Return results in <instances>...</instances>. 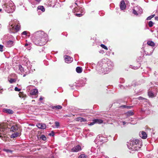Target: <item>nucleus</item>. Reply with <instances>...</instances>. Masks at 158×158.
Here are the masks:
<instances>
[{"instance_id": "nucleus-1", "label": "nucleus", "mask_w": 158, "mask_h": 158, "mask_svg": "<svg viewBox=\"0 0 158 158\" xmlns=\"http://www.w3.org/2000/svg\"><path fill=\"white\" fill-rule=\"evenodd\" d=\"M34 36L32 39V41L35 44L41 46L46 43L47 35L44 31H37L34 33Z\"/></svg>"}, {"instance_id": "nucleus-2", "label": "nucleus", "mask_w": 158, "mask_h": 158, "mask_svg": "<svg viewBox=\"0 0 158 158\" xmlns=\"http://www.w3.org/2000/svg\"><path fill=\"white\" fill-rule=\"evenodd\" d=\"M142 143L138 139H133L130 143L129 147L132 151H137L140 148Z\"/></svg>"}, {"instance_id": "nucleus-3", "label": "nucleus", "mask_w": 158, "mask_h": 158, "mask_svg": "<svg viewBox=\"0 0 158 158\" xmlns=\"http://www.w3.org/2000/svg\"><path fill=\"white\" fill-rule=\"evenodd\" d=\"M7 129L6 124L4 123L0 124V137L3 140H6V138L5 137L4 132Z\"/></svg>"}, {"instance_id": "nucleus-4", "label": "nucleus", "mask_w": 158, "mask_h": 158, "mask_svg": "<svg viewBox=\"0 0 158 158\" xmlns=\"http://www.w3.org/2000/svg\"><path fill=\"white\" fill-rule=\"evenodd\" d=\"M20 27V26L18 24L10 28V31L11 33H15L19 31Z\"/></svg>"}, {"instance_id": "nucleus-5", "label": "nucleus", "mask_w": 158, "mask_h": 158, "mask_svg": "<svg viewBox=\"0 0 158 158\" xmlns=\"http://www.w3.org/2000/svg\"><path fill=\"white\" fill-rule=\"evenodd\" d=\"M81 150V147L79 145H77L74 146L71 149V151L72 152H77Z\"/></svg>"}, {"instance_id": "nucleus-6", "label": "nucleus", "mask_w": 158, "mask_h": 158, "mask_svg": "<svg viewBox=\"0 0 158 158\" xmlns=\"http://www.w3.org/2000/svg\"><path fill=\"white\" fill-rule=\"evenodd\" d=\"M65 61L67 63L71 62L73 60V58L68 56H65L64 58Z\"/></svg>"}, {"instance_id": "nucleus-7", "label": "nucleus", "mask_w": 158, "mask_h": 158, "mask_svg": "<svg viewBox=\"0 0 158 158\" xmlns=\"http://www.w3.org/2000/svg\"><path fill=\"white\" fill-rule=\"evenodd\" d=\"M139 135L143 139H146L147 137L146 133L144 131H142L139 133Z\"/></svg>"}, {"instance_id": "nucleus-8", "label": "nucleus", "mask_w": 158, "mask_h": 158, "mask_svg": "<svg viewBox=\"0 0 158 158\" xmlns=\"http://www.w3.org/2000/svg\"><path fill=\"white\" fill-rule=\"evenodd\" d=\"M37 126L40 129H44L46 128V125L45 124L39 123L37 124Z\"/></svg>"}, {"instance_id": "nucleus-9", "label": "nucleus", "mask_w": 158, "mask_h": 158, "mask_svg": "<svg viewBox=\"0 0 158 158\" xmlns=\"http://www.w3.org/2000/svg\"><path fill=\"white\" fill-rule=\"evenodd\" d=\"M120 7L122 10H124L126 8V6L124 1L122 0L121 2Z\"/></svg>"}, {"instance_id": "nucleus-10", "label": "nucleus", "mask_w": 158, "mask_h": 158, "mask_svg": "<svg viewBox=\"0 0 158 158\" xmlns=\"http://www.w3.org/2000/svg\"><path fill=\"white\" fill-rule=\"evenodd\" d=\"M3 111L7 113L12 114L13 113L14 111L10 109H4L3 110Z\"/></svg>"}, {"instance_id": "nucleus-11", "label": "nucleus", "mask_w": 158, "mask_h": 158, "mask_svg": "<svg viewBox=\"0 0 158 158\" xmlns=\"http://www.w3.org/2000/svg\"><path fill=\"white\" fill-rule=\"evenodd\" d=\"M38 93V91L37 89H34L32 90L30 93V94L31 95H36Z\"/></svg>"}, {"instance_id": "nucleus-12", "label": "nucleus", "mask_w": 158, "mask_h": 158, "mask_svg": "<svg viewBox=\"0 0 158 158\" xmlns=\"http://www.w3.org/2000/svg\"><path fill=\"white\" fill-rule=\"evenodd\" d=\"M76 121H80L81 122H85L87 121V120L86 119L81 117L77 118H76Z\"/></svg>"}, {"instance_id": "nucleus-13", "label": "nucleus", "mask_w": 158, "mask_h": 158, "mask_svg": "<svg viewBox=\"0 0 158 158\" xmlns=\"http://www.w3.org/2000/svg\"><path fill=\"white\" fill-rule=\"evenodd\" d=\"M18 127L16 125H13L12 126L10 129V131L13 132L16 131L18 130Z\"/></svg>"}, {"instance_id": "nucleus-14", "label": "nucleus", "mask_w": 158, "mask_h": 158, "mask_svg": "<svg viewBox=\"0 0 158 158\" xmlns=\"http://www.w3.org/2000/svg\"><path fill=\"white\" fill-rule=\"evenodd\" d=\"M38 138L40 139H42L44 141H45L47 139L46 137L44 135H39Z\"/></svg>"}, {"instance_id": "nucleus-15", "label": "nucleus", "mask_w": 158, "mask_h": 158, "mask_svg": "<svg viewBox=\"0 0 158 158\" xmlns=\"http://www.w3.org/2000/svg\"><path fill=\"white\" fill-rule=\"evenodd\" d=\"M51 108L52 109H55L56 110H58L59 109H61L62 106L61 105H58L57 106H52Z\"/></svg>"}, {"instance_id": "nucleus-16", "label": "nucleus", "mask_w": 158, "mask_h": 158, "mask_svg": "<svg viewBox=\"0 0 158 158\" xmlns=\"http://www.w3.org/2000/svg\"><path fill=\"white\" fill-rule=\"evenodd\" d=\"M94 121L95 123H98L99 124L102 123H103V121L101 119H94Z\"/></svg>"}, {"instance_id": "nucleus-17", "label": "nucleus", "mask_w": 158, "mask_h": 158, "mask_svg": "<svg viewBox=\"0 0 158 158\" xmlns=\"http://www.w3.org/2000/svg\"><path fill=\"white\" fill-rule=\"evenodd\" d=\"M19 96L20 98H26L27 97V95L26 94H24L23 92H19Z\"/></svg>"}, {"instance_id": "nucleus-18", "label": "nucleus", "mask_w": 158, "mask_h": 158, "mask_svg": "<svg viewBox=\"0 0 158 158\" xmlns=\"http://www.w3.org/2000/svg\"><path fill=\"white\" fill-rule=\"evenodd\" d=\"M76 71L78 73H81L82 72V68L80 67H77L76 68Z\"/></svg>"}, {"instance_id": "nucleus-19", "label": "nucleus", "mask_w": 158, "mask_h": 158, "mask_svg": "<svg viewBox=\"0 0 158 158\" xmlns=\"http://www.w3.org/2000/svg\"><path fill=\"white\" fill-rule=\"evenodd\" d=\"M147 44L148 45L152 47H154L155 45V44H154V42L151 41H148L147 42Z\"/></svg>"}, {"instance_id": "nucleus-20", "label": "nucleus", "mask_w": 158, "mask_h": 158, "mask_svg": "<svg viewBox=\"0 0 158 158\" xmlns=\"http://www.w3.org/2000/svg\"><path fill=\"white\" fill-rule=\"evenodd\" d=\"M126 114L128 116H130L133 115L134 113L132 110H130L126 113Z\"/></svg>"}, {"instance_id": "nucleus-21", "label": "nucleus", "mask_w": 158, "mask_h": 158, "mask_svg": "<svg viewBox=\"0 0 158 158\" xmlns=\"http://www.w3.org/2000/svg\"><path fill=\"white\" fill-rule=\"evenodd\" d=\"M7 44L9 47H10L12 46L13 43V41L11 40H9L7 42Z\"/></svg>"}, {"instance_id": "nucleus-22", "label": "nucleus", "mask_w": 158, "mask_h": 158, "mask_svg": "<svg viewBox=\"0 0 158 158\" xmlns=\"http://www.w3.org/2000/svg\"><path fill=\"white\" fill-rule=\"evenodd\" d=\"M19 133L18 132H16L12 134L11 135V137L12 138H15L19 136Z\"/></svg>"}, {"instance_id": "nucleus-23", "label": "nucleus", "mask_w": 158, "mask_h": 158, "mask_svg": "<svg viewBox=\"0 0 158 158\" xmlns=\"http://www.w3.org/2000/svg\"><path fill=\"white\" fill-rule=\"evenodd\" d=\"M38 9L39 10H41L42 12H44L45 10V9L44 7L42 6H38Z\"/></svg>"}, {"instance_id": "nucleus-24", "label": "nucleus", "mask_w": 158, "mask_h": 158, "mask_svg": "<svg viewBox=\"0 0 158 158\" xmlns=\"http://www.w3.org/2000/svg\"><path fill=\"white\" fill-rule=\"evenodd\" d=\"M133 13L136 15H139V14H140V12L136 10L135 9H134L133 10Z\"/></svg>"}, {"instance_id": "nucleus-25", "label": "nucleus", "mask_w": 158, "mask_h": 158, "mask_svg": "<svg viewBox=\"0 0 158 158\" xmlns=\"http://www.w3.org/2000/svg\"><path fill=\"white\" fill-rule=\"evenodd\" d=\"M16 81V79L13 78H10V80H9V81L10 83L11 84L15 82Z\"/></svg>"}, {"instance_id": "nucleus-26", "label": "nucleus", "mask_w": 158, "mask_h": 158, "mask_svg": "<svg viewBox=\"0 0 158 158\" xmlns=\"http://www.w3.org/2000/svg\"><path fill=\"white\" fill-rule=\"evenodd\" d=\"M148 95L149 97H154L153 93L151 91H148Z\"/></svg>"}, {"instance_id": "nucleus-27", "label": "nucleus", "mask_w": 158, "mask_h": 158, "mask_svg": "<svg viewBox=\"0 0 158 158\" xmlns=\"http://www.w3.org/2000/svg\"><path fill=\"white\" fill-rule=\"evenodd\" d=\"M3 151H5V152H6L7 153H12L13 151L11 150H9V149H6L5 148H4L2 149Z\"/></svg>"}, {"instance_id": "nucleus-28", "label": "nucleus", "mask_w": 158, "mask_h": 158, "mask_svg": "<svg viewBox=\"0 0 158 158\" xmlns=\"http://www.w3.org/2000/svg\"><path fill=\"white\" fill-rule=\"evenodd\" d=\"M122 107L124 108H127L130 109L132 108L133 106H128L126 105H123L122 106Z\"/></svg>"}, {"instance_id": "nucleus-29", "label": "nucleus", "mask_w": 158, "mask_h": 158, "mask_svg": "<svg viewBox=\"0 0 158 158\" xmlns=\"http://www.w3.org/2000/svg\"><path fill=\"white\" fill-rule=\"evenodd\" d=\"M100 46L106 50H107L108 49L107 47L103 44H101Z\"/></svg>"}, {"instance_id": "nucleus-30", "label": "nucleus", "mask_w": 158, "mask_h": 158, "mask_svg": "<svg viewBox=\"0 0 158 158\" xmlns=\"http://www.w3.org/2000/svg\"><path fill=\"white\" fill-rule=\"evenodd\" d=\"M87 156L84 154H82L80 155L79 157L78 158H86Z\"/></svg>"}, {"instance_id": "nucleus-31", "label": "nucleus", "mask_w": 158, "mask_h": 158, "mask_svg": "<svg viewBox=\"0 0 158 158\" xmlns=\"http://www.w3.org/2000/svg\"><path fill=\"white\" fill-rule=\"evenodd\" d=\"M153 23L152 21H150L148 23V25L150 27H152L153 26Z\"/></svg>"}, {"instance_id": "nucleus-32", "label": "nucleus", "mask_w": 158, "mask_h": 158, "mask_svg": "<svg viewBox=\"0 0 158 158\" xmlns=\"http://www.w3.org/2000/svg\"><path fill=\"white\" fill-rule=\"evenodd\" d=\"M155 16V15H153L151 16H149L147 18V20H150L153 17Z\"/></svg>"}, {"instance_id": "nucleus-33", "label": "nucleus", "mask_w": 158, "mask_h": 158, "mask_svg": "<svg viewBox=\"0 0 158 158\" xmlns=\"http://www.w3.org/2000/svg\"><path fill=\"white\" fill-rule=\"evenodd\" d=\"M19 68L21 72L23 71V67L21 65H19Z\"/></svg>"}, {"instance_id": "nucleus-34", "label": "nucleus", "mask_w": 158, "mask_h": 158, "mask_svg": "<svg viewBox=\"0 0 158 158\" xmlns=\"http://www.w3.org/2000/svg\"><path fill=\"white\" fill-rule=\"evenodd\" d=\"M55 124L56 127L57 128H58L59 127V126H60V123H59V122H58L56 121L55 122Z\"/></svg>"}, {"instance_id": "nucleus-35", "label": "nucleus", "mask_w": 158, "mask_h": 158, "mask_svg": "<svg viewBox=\"0 0 158 158\" xmlns=\"http://www.w3.org/2000/svg\"><path fill=\"white\" fill-rule=\"evenodd\" d=\"M137 99L139 100H146V99L145 98H143V97H139L137 98Z\"/></svg>"}, {"instance_id": "nucleus-36", "label": "nucleus", "mask_w": 158, "mask_h": 158, "mask_svg": "<svg viewBox=\"0 0 158 158\" xmlns=\"http://www.w3.org/2000/svg\"><path fill=\"white\" fill-rule=\"evenodd\" d=\"M75 15L77 16L80 17L82 16V14H75Z\"/></svg>"}, {"instance_id": "nucleus-37", "label": "nucleus", "mask_w": 158, "mask_h": 158, "mask_svg": "<svg viewBox=\"0 0 158 158\" xmlns=\"http://www.w3.org/2000/svg\"><path fill=\"white\" fill-rule=\"evenodd\" d=\"M3 46L2 45L0 44V51L2 52L3 51Z\"/></svg>"}, {"instance_id": "nucleus-38", "label": "nucleus", "mask_w": 158, "mask_h": 158, "mask_svg": "<svg viewBox=\"0 0 158 158\" xmlns=\"http://www.w3.org/2000/svg\"><path fill=\"white\" fill-rule=\"evenodd\" d=\"M15 91H20L21 90V89H20L18 88L17 87H15Z\"/></svg>"}, {"instance_id": "nucleus-39", "label": "nucleus", "mask_w": 158, "mask_h": 158, "mask_svg": "<svg viewBox=\"0 0 158 158\" xmlns=\"http://www.w3.org/2000/svg\"><path fill=\"white\" fill-rule=\"evenodd\" d=\"M27 31H24L22 33V35H27Z\"/></svg>"}, {"instance_id": "nucleus-40", "label": "nucleus", "mask_w": 158, "mask_h": 158, "mask_svg": "<svg viewBox=\"0 0 158 158\" xmlns=\"http://www.w3.org/2000/svg\"><path fill=\"white\" fill-rule=\"evenodd\" d=\"M95 123L94 122V120H93V122H92V123H91L90 124H89V125H94V124Z\"/></svg>"}, {"instance_id": "nucleus-41", "label": "nucleus", "mask_w": 158, "mask_h": 158, "mask_svg": "<svg viewBox=\"0 0 158 158\" xmlns=\"http://www.w3.org/2000/svg\"><path fill=\"white\" fill-rule=\"evenodd\" d=\"M51 1H50V0H48V1H47V3L48 4V5H51Z\"/></svg>"}, {"instance_id": "nucleus-42", "label": "nucleus", "mask_w": 158, "mask_h": 158, "mask_svg": "<svg viewBox=\"0 0 158 158\" xmlns=\"http://www.w3.org/2000/svg\"><path fill=\"white\" fill-rule=\"evenodd\" d=\"M64 117H70V116H69V115H64Z\"/></svg>"}, {"instance_id": "nucleus-43", "label": "nucleus", "mask_w": 158, "mask_h": 158, "mask_svg": "<svg viewBox=\"0 0 158 158\" xmlns=\"http://www.w3.org/2000/svg\"><path fill=\"white\" fill-rule=\"evenodd\" d=\"M36 2L39 3L40 2V0H35Z\"/></svg>"}, {"instance_id": "nucleus-44", "label": "nucleus", "mask_w": 158, "mask_h": 158, "mask_svg": "<svg viewBox=\"0 0 158 158\" xmlns=\"http://www.w3.org/2000/svg\"><path fill=\"white\" fill-rule=\"evenodd\" d=\"M126 123L125 122L123 121V125L126 124Z\"/></svg>"}, {"instance_id": "nucleus-45", "label": "nucleus", "mask_w": 158, "mask_h": 158, "mask_svg": "<svg viewBox=\"0 0 158 158\" xmlns=\"http://www.w3.org/2000/svg\"><path fill=\"white\" fill-rule=\"evenodd\" d=\"M37 40H38V41L39 42H41V39L39 40V39L37 38Z\"/></svg>"}, {"instance_id": "nucleus-46", "label": "nucleus", "mask_w": 158, "mask_h": 158, "mask_svg": "<svg viewBox=\"0 0 158 158\" xmlns=\"http://www.w3.org/2000/svg\"><path fill=\"white\" fill-rule=\"evenodd\" d=\"M39 100H40V101L42 100H43V98L42 97H40V98Z\"/></svg>"}, {"instance_id": "nucleus-47", "label": "nucleus", "mask_w": 158, "mask_h": 158, "mask_svg": "<svg viewBox=\"0 0 158 158\" xmlns=\"http://www.w3.org/2000/svg\"><path fill=\"white\" fill-rule=\"evenodd\" d=\"M28 45V44H26L25 45V46H27Z\"/></svg>"}, {"instance_id": "nucleus-48", "label": "nucleus", "mask_w": 158, "mask_h": 158, "mask_svg": "<svg viewBox=\"0 0 158 158\" xmlns=\"http://www.w3.org/2000/svg\"><path fill=\"white\" fill-rule=\"evenodd\" d=\"M25 76H26V75L25 74H24V75H23V77H25Z\"/></svg>"}, {"instance_id": "nucleus-49", "label": "nucleus", "mask_w": 158, "mask_h": 158, "mask_svg": "<svg viewBox=\"0 0 158 158\" xmlns=\"http://www.w3.org/2000/svg\"><path fill=\"white\" fill-rule=\"evenodd\" d=\"M142 10V9H141V8H140V9H139V10Z\"/></svg>"}, {"instance_id": "nucleus-50", "label": "nucleus", "mask_w": 158, "mask_h": 158, "mask_svg": "<svg viewBox=\"0 0 158 158\" xmlns=\"http://www.w3.org/2000/svg\"><path fill=\"white\" fill-rule=\"evenodd\" d=\"M1 11H2V9H0V12H1Z\"/></svg>"}, {"instance_id": "nucleus-51", "label": "nucleus", "mask_w": 158, "mask_h": 158, "mask_svg": "<svg viewBox=\"0 0 158 158\" xmlns=\"http://www.w3.org/2000/svg\"><path fill=\"white\" fill-rule=\"evenodd\" d=\"M54 135V134L53 133V135Z\"/></svg>"}, {"instance_id": "nucleus-52", "label": "nucleus", "mask_w": 158, "mask_h": 158, "mask_svg": "<svg viewBox=\"0 0 158 158\" xmlns=\"http://www.w3.org/2000/svg\"><path fill=\"white\" fill-rule=\"evenodd\" d=\"M49 135H51V134H49Z\"/></svg>"}]
</instances>
